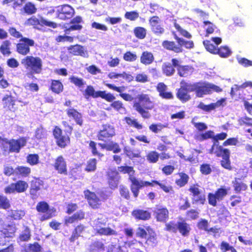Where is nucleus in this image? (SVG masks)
<instances>
[{
    "label": "nucleus",
    "instance_id": "obj_62",
    "mask_svg": "<svg viewBox=\"0 0 252 252\" xmlns=\"http://www.w3.org/2000/svg\"><path fill=\"white\" fill-rule=\"evenodd\" d=\"M186 216L188 220H195L199 217V212L195 209H190L186 213Z\"/></svg>",
    "mask_w": 252,
    "mask_h": 252
},
{
    "label": "nucleus",
    "instance_id": "obj_58",
    "mask_svg": "<svg viewBox=\"0 0 252 252\" xmlns=\"http://www.w3.org/2000/svg\"><path fill=\"white\" fill-rule=\"evenodd\" d=\"M89 143V148L91 150L93 156L102 157L103 155L98 152L96 147V143L94 141L91 140L88 142Z\"/></svg>",
    "mask_w": 252,
    "mask_h": 252
},
{
    "label": "nucleus",
    "instance_id": "obj_26",
    "mask_svg": "<svg viewBox=\"0 0 252 252\" xmlns=\"http://www.w3.org/2000/svg\"><path fill=\"white\" fill-rule=\"evenodd\" d=\"M82 22V19L80 16H77L72 19L69 24H71L68 27L64 25L63 28L64 29V32L65 34H69L71 32L73 31H80L82 30L83 27L79 24Z\"/></svg>",
    "mask_w": 252,
    "mask_h": 252
},
{
    "label": "nucleus",
    "instance_id": "obj_36",
    "mask_svg": "<svg viewBox=\"0 0 252 252\" xmlns=\"http://www.w3.org/2000/svg\"><path fill=\"white\" fill-rule=\"evenodd\" d=\"M179 232L183 237H188L191 230L190 225L185 220L178 221L177 226Z\"/></svg>",
    "mask_w": 252,
    "mask_h": 252
},
{
    "label": "nucleus",
    "instance_id": "obj_52",
    "mask_svg": "<svg viewBox=\"0 0 252 252\" xmlns=\"http://www.w3.org/2000/svg\"><path fill=\"white\" fill-rule=\"evenodd\" d=\"M69 80L78 88H83L86 85V81L83 78L74 75L71 76Z\"/></svg>",
    "mask_w": 252,
    "mask_h": 252
},
{
    "label": "nucleus",
    "instance_id": "obj_10",
    "mask_svg": "<svg viewBox=\"0 0 252 252\" xmlns=\"http://www.w3.org/2000/svg\"><path fill=\"white\" fill-rule=\"evenodd\" d=\"M116 135L115 127L110 124H105L101 126V128L97 134V139L99 141L106 142L109 141Z\"/></svg>",
    "mask_w": 252,
    "mask_h": 252
},
{
    "label": "nucleus",
    "instance_id": "obj_2",
    "mask_svg": "<svg viewBox=\"0 0 252 252\" xmlns=\"http://www.w3.org/2000/svg\"><path fill=\"white\" fill-rule=\"evenodd\" d=\"M63 126L66 128L63 134V129L58 126H55L52 130V134L55 140L56 145L61 149H64L70 145L71 135L73 131V127L66 121L62 122Z\"/></svg>",
    "mask_w": 252,
    "mask_h": 252
},
{
    "label": "nucleus",
    "instance_id": "obj_6",
    "mask_svg": "<svg viewBox=\"0 0 252 252\" xmlns=\"http://www.w3.org/2000/svg\"><path fill=\"white\" fill-rule=\"evenodd\" d=\"M192 92L195 93L196 96L202 97L205 94H210L213 92L220 93L222 89L213 84L205 82H199L191 84Z\"/></svg>",
    "mask_w": 252,
    "mask_h": 252
},
{
    "label": "nucleus",
    "instance_id": "obj_11",
    "mask_svg": "<svg viewBox=\"0 0 252 252\" xmlns=\"http://www.w3.org/2000/svg\"><path fill=\"white\" fill-rule=\"evenodd\" d=\"M36 211L42 214L39 220L43 221L49 220L55 216V209L54 208L50 209L49 204L45 201H40L36 206Z\"/></svg>",
    "mask_w": 252,
    "mask_h": 252
},
{
    "label": "nucleus",
    "instance_id": "obj_30",
    "mask_svg": "<svg viewBox=\"0 0 252 252\" xmlns=\"http://www.w3.org/2000/svg\"><path fill=\"white\" fill-rule=\"evenodd\" d=\"M162 46L164 49L173 51L176 53H182L183 51V49L180 44L178 43L177 44L173 41L164 40L162 42Z\"/></svg>",
    "mask_w": 252,
    "mask_h": 252
},
{
    "label": "nucleus",
    "instance_id": "obj_12",
    "mask_svg": "<svg viewBox=\"0 0 252 252\" xmlns=\"http://www.w3.org/2000/svg\"><path fill=\"white\" fill-rule=\"evenodd\" d=\"M229 188L226 189L224 186L218 188L214 193L210 192L208 194V203L215 207L217 205L218 201H222L227 195Z\"/></svg>",
    "mask_w": 252,
    "mask_h": 252
},
{
    "label": "nucleus",
    "instance_id": "obj_32",
    "mask_svg": "<svg viewBox=\"0 0 252 252\" xmlns=\"http://www.w3.org/2000/svg\"><path fill=\"white\" fill-rule=\"evenodd\" d=\"M3 107L4 108L10 111H14L15 101L14 97L11 94H6L2 98Z\"/></svg>",
    "mask_w": 252,
    "mask_h": 252
},
{
    "label": "nucleus",
    "instance_id": "obj_3",
    "mask_svg": "<svg viewBox=\"0 0 252 252\" xmlns=\"http://www.w3.org/2000/svg\"><path fill=\"white\" fill-rule=\"evenodd\" d=\"M128 180L131 183L130 185V190L135 198L138 196L140 190L145 187H154L155 185H158L166 193H169L173 191L172 186L166 185L157 180H153L151 182L143 181L131 175L129 176Z\"/></svg>",
    "mask_w": 252,
    "mask_h": 252
},
{
    "label": "nucleus",
    "instance_id": "obj_45",
    "mask_svg": "<svg viewBox=\"0 0 252 252\" xmlns=\"http://www.w3.org/2000/svg\"><path fill=\"white\" fill-rule=\"evenodd\" d=\"M31 237V230L28 226H24V230L18 237L19 242H25L29 241Z\"/></svg>",
    "mask_w": 252,
    "mask_h": 252
},
{
    "label": "nucleus",
    "instance_id": "obj_31",
    "mask_svg": "<svg viewBox=\"0 0 252 252\" xmlns=\"http://www.w3.org/2000/svg\"><path fill=\"white\" fill-rule=\"evenodd\" d=\"M232 185L236 193H241L248 189L247 185L239 178H235L232 181Z\"/></svg>",
    "mask_w": 252,
    "mask_h": 252
},
{
    "label": "nucleus",
    "instance_id": "obj_43",
    "mask_svg": "<svg viewBox=\"0 0 252 252\" xmlns=\"http://www.w3.org/2000/svg\"><path fill=\"white\" fill-rule=\"evenodd\" d=\"M47 130L42 126L37 127L34 132V138L35 139L41 141L47 138Z\"/></svg>",
    "mask_w": 252,
    "mask_h": 252
},
{
    "label": "nucleus",
    "instance_id": "obj_61",
    "mask_svg": "<svg viewBox=\"0 0 252 252\" xmlns=\"http://www.w3.org/2000/svg\"><path fill=\"white\" fill-rule=\"evenodd\" d=\"M123 59L127 62H133L137 59V56L136 53L128 51L124 53Z\"/></svg>",
    "mask_w": 252,
    "mask_h": 252
},
{
    "label": "nucleus",
    "instance_id": "obj_50",
    "mask_svg": "<svg viewBox=\"0 0 252 252\" xmlns=\"http://www.w3.org/2000/svg\"><path fill=\"white\" fill-rule=\"evenodd\" d=\"M105 247L104 243L99 241L97 240L92 243L90 245V252H100L105 250Z\"/></svg>",
    "mask_w": 252,
    "mask_h": 252
},
{
    "label": "nucleus",
    "instance_id": "obj_39",
    "mask_svg": "<svg viewBox=\"0 0 252 252\" xmlns=\"http://www.w3.org/2000/svg\"><path fill=\"white\" fill-rule=\"evenodd\" d=\"M49 89L53 93L59 94L63 92V85L60 80L52 79L50 81V86Z\"/></svg>",
    "mask_w": 252,
    "mask_h": 252
},
{
    "label": "nucleus",
    "instance_id": "obj_18",
    "mask_svg": "<svg viewBox=\"0 0 252 252\" xmlns=\"http://www.w3.org/2000/svg\"><path fill=\"white\" fill-rule=\"evenodd\" d=\"M28 188V183L24 180H19L6 187L4 191L6 194L14 192L22 193L25 192Z\"/></svg>",
    "mask_w": 252,
    "mask_h": 252
},
{
    "label": "nucleus",
    "instance_id": "obj_25",
    "mask_svg": "<svg viewBox=\"0 0 252 252\" xmlns=\"http://www.w3.org/2000/svg\"><path fill=\"white\" fill-rule=\"evenodd\" d=\"M68 53L72 56H81L84 58H88L89 54L87 50H86L84 47L80 44H75L70 45L67 47Z\"/></svg>",
    "mask_w": 252,
    "mask_h": 252
},
{
    "label": "nucleus",
    "instance_id": "obj_33",
    "mask_svg": "<svg viewBox=\"0 0 252 252\" xmlns=\"http://www.w3.org/2000/svg\"><path fill=\"white\" fill-rule=\"evenodd\" d=\"M159 95L163 99H171L173 98V95L171 92H166L167 87L163 82L158 83L156 87Z\"/></svg>",
    "mask_w": 252,
    "mask_h": 252
},
{
    "label": "nucleus",
    "instance_id": "obj_19",
    "mask_svg": "<svg viewBox=\"0 0 252 252\" xmlns=\"http://www.w3.org/2000/svg\"><path fill=\"white\" fill-rule=\"evenodd\" d=\"M151 31L157 36L163 34L165 32L163 26L160 24L161 20L158 16H153L149 20Z\"/></svg>",
    "mask_w": 252,
    "mask_h": 252
},
{
    "label": "nucleus",
    "instance_id": "obj_64",
    "mask_svg": "<svg viewBox=\"0 0 252 252\" xmlns=\"http://www.w3.org/2000/svg\"><path fill=\"white\" fill-rule=\"evenodd\" d=\"M220 248L222 252H226L230 251L231 252H237L236 250L228 243L225 241H222L220 243Z\"/></svg>",
    "mask_w": 252,
    "mask_h": 252
},
{
    "label": "nucleus",
    "instance_id": "obj_5",
    "mask_svg": "<svg viewBox=\"0 0 252 252\" xmlns=\"http://www.w3.org/2000/svg\"><path fill=\"white\" fill-rule=\"evenodd\" d=\"M138 101L134 102L133 107L144 119H149L151 115L149 110L154 107L153 101L147 94H141L137 95Z\"/></svg>",
    "mask_w": 252,
    "mask_h": 252
},
{
    "label": "nucleus",
    "instance_id": "obj_1",
    "mask_svg": "<svg viewBox=\"0 0 252 252\" xmlns=\"http://www.w3.org/2000/svg\"><path fill=\"white\" fill-rule=\"evenodd\" d=\"M227 136L226 132H222L213 134V144L209 150V153L212 155H215L217 157L222 158L220 161V164L224 168L231 170L232 167L230 160V152L227 148H224L222 145L219 144V141L225 140Z\"/></svg>",
    "mask_w": 252,
    "mask_h": 252
},
{
    "label": "nucleus",
    "instance_id": "obj_41",
    "mask_svg": "<svg viewBox=\"0 0 252 252\" xmlns=\"http://www.w3.org/2000/svg\"><path fill=\"white\" fill-rule=\"evenodd\" d=\"M17 228L14 222L5 224L3 226V232L4 235L7 237H12L15 235Z\"/></svg>",
    "mask_w": 252,
    "mask_h": 252
},
{
    "label": "nucleus",
    "instance_id": "obj_22",
    "mask_svg": "<svg viewBox=\"0 0 252 252\" xmlns=\"http://www.w3.org/2000/svg\"><path fill=\"white\" fill-rule=\"evenodd\" d=\"M53 166L58 174L65 176L67 175V163L62 155H60L55 158Z\"/></svg>",
    "mask_w": 252,
    "mask_h": 252
},
{
    "label": "nucleus",
    "instance_id": "obj_4",
    "mask_svg": "<svg viewBox=\"0 0 252 252\" xmlns=\"http://www.w3.org/2000/svg\"><path fill=\"white\" fill-rule=\"evenodd\" d=\"M21 63L27 70L26 75L29 78L32 77L34 74H40L42 72L43 62L39 57L26 56L21 60Z\"/></svg>",
    "mask_w": 252,
    "mask_h": 252
},
{
    "label": "nucleus",
    "instance_id": "obj_57",
    "mask_svg": "<svg viewBox=\"0 0 252 252\" xmlns=\"http://www.w3.org/2000/svg\"><path fill=\"white\" fill-rule=\"evenodd\" d=\"M159 154L156 151H150L146 156L147 160L149 163H156L159 158Z\"/></svg>",
    "mask_w": 252,
    "mask_h": 252
},
{
    "label": "nucleus",
    "instance_id": "obj_14",
    "mask_svg": "<svg viewBox=\"0 0 252 252\" xmlns=\"http://www.w3.org/2000/svg\"><path fill=\"white\" fill-rule=\"evenodd\" d=\"M190 86L191 83L182 81L181 82L180 87L177 90L176 97L183 103L186 102L191 99L189 93L192 92V90Z\"/></svg>",
    "mask_w": 252,
    "mask_h": 252
},
{
    "label": "nucleus",
    "instance_id": "obj_53",
    "mask_svg": "<svg viewBox=\"0 0 252 252\" xmlns=\"http://www.w3.org/2000/svg\"><path fill=\"white\" fill-rule=\"evenodd\" d=\"M10 45L11 43L8 40H5L2 42L0 46V51L3 55L9 56L11 54Z\"/></svg>",
    "mask_w": 252,
    "mask_h": 252
},
{
    "label": "nucleus",
    "instance_id": "obj_47",
    "mask_svg": "<svg viewBox=\"0 0 252 252\" xmlns=\"http://www.w3.org/2000/svg\"><path fill=\"white\" fill-rule=\"evenodd\" d=\"M133 33L135 37L139 39H144L147 35L146 29L142 27H136L133 29Z\"/></svg>",
    "mask_w": 252,
    "mask_h": 252
},
{
    "label": "nucleus",
    "instance_id": "obj_17",
    "mask_svg": "<svg viewBox=\"0 0 252 252\" xmlns=\"http://www.w3.org/2000/svg\"><path fill=\"white\" fill-rule=\"evenodd\" d=\"M107 183L109 188L115 189L118 187L121 176L116 169H109L106 172Z\"/></svg>",
    "mask_w": 252,
    "mask_h": 252
},
{
    "label": "nucleus",
    "instance_id": "obj_49",
    "mask_svg": "<svg viewBox=\"0 0 252 252\" xmlns=\"http://www.w3.org/2000/svg\"><path fill=\"white\" fill-rule=\"evenodd\" d=\"M231 54L230 49L227 46H221L217 48L215 54L218 55L221 58H225Z\"/></svg>",
    "mask_w": 252,
    "mask_h": 252
},
{
    "label": "nucleus",
    "instance_id": "obj_7",
    "mask_svg": "<svg viewBox=\"0 0 252 252\" xmlns=\"http://www.w3.org/2000/svg\"><path fill=\"white\" fill-rule=\"evenodd\" d=\"M83 94L84 97L87 99L91 97L94 98L100 97L109 102L115 99V96L112 94L106 93L105 91H95L94 87L92 85H88Z\"/></svg>",
    "mask_w": 252,
    "mask_h": 252
},
{
    "label": "nucleus",
    "instance_id": "obj_34",
    "mask_svg": "<svg viewBox=\"0 0 252 252\" xmlns=\"http://www.w3.org/2000/svg\"><path fill=\"white\" fill-rule=\"evenodd\" d=\"M86 226L82 223H79L75 226L72 231V234L69 238V241L71 243H74L75 240L81 236V234L85 231Z\"/></svg>",
    "mask_w": 252,
    "mask_h": 252
},
{
    "label": "nucleus",
    "instance_id": "obj_40",
    "mask_svg": "<svg viewBox=\"0 0 252 252\" xmlns=\"http://www.w3.org/2000/svg\"><path fill=\"white\" fill-rule=\"evenodd\" d=\"M154 59L153 53L147 51H143L140 58V63L145 65L152 63L154 61Z\"/></svg>",
    "mask_w": 252,
    "mask_h": 252
},
{
    "label": "nucleus",
    "instance_id": "obj_27",
    "mask_svg": "<svg viewBox=\"0 0 252 252\" xmlns=\"http://www.w3.org/2000/svg\"><path fill=\"white\" fill-rule=\"evenodd\" d=\"M146 230L149 235L146 239L145 244L149 248L156 247L159 242L157 234L150 226H147Z\"/></svg>",
    "mask_w": 252,
    "mask_h": 252
},
{
    "label": "nucleus",
    "instance_id": "obj_9",
    "mask_svg": "<svg viewBox=\"0 0 252 252\" xmlns=\"http://www.w3.org/2000/svg\"><path fill=\"white\" fill-rule=\"evenodd\" d=\"M35 46V41L33 39L24 37L19 39L16 44V51L19 55L26 56L30 53L31 47Z\"/></svg>",
    "mask_w": 252,
    "mask_h": 252
},
{
    "label": "nucleus",
    "instance_id": "obj_24",
    "mask_svg": "<svg viewBox=\"0 0 252 252\" xmlns=\"http://www.w3.org/2000/svg\"><path fill=\"white\" fill-rule=\"evenodd\" d=\"M153 212L158 221L165 222L169 218V211L165 207L156 205Z\"/></svg>",
    "mask_w": 252,
    "mask_h": 252
},
{
    "label": "nucleus",
    "instance_id": "obj_28",
    "mask_svg": "<svg viewBox=\"0 0 252 252\" xmlns=\"http://www.w3.org/2000/svg\"><path fill=\"white\" fill-rule=\"evenodd\" d=\"M104 85L109 89L119 93V95L125 101H131L133 100L134 98L131 95L128 94L122 93L126 90L125 86H122L117 87L113 84L110 83H104Z\"/></svg>",
    "mask_w": 252,
    "mask_h": 252
},
{
    "label": "nucleus",
    "instance_id": "obj_59",
    "mask_svg": "<svg viewBox=\"0 0 252 252\" xmlns=\"http://www.w3.org/2000/svg\"><path fill=\"white\" fill-rule=\"evenodd\" d=\"M203 44L207 51L209 52L215 54L218 47L211 43L209 40H205L203 42Z\"/></svg>",
    "mask_w": 252,
    "mask_h": 252
},
{
    "label": "nucleus",
    "instance_id": "obj_35",
    "mask_svg": "<svg viewBox=\"0 0 252 252\" xmlns=\"http://www.w3.org/2000/svg\"><path fill=\"white\" fill-rule=\"evenodd\" d=\"M31 173V168L27 166L18 165L15 168V176L18 178L29 177Z\"/></svg>",
    "mask_w": 252,
    "mask_h": 252
},
{
    "label": "nucleus",
    "instance_id": "obj_15",
    "mask_svg": "<svg viewBox=\"0 0 252 252\" xmlns=\"http://www.w3.org/2000/svg\"><path fill=\"white\" fill-rule=\"evenodd\" d=\"M43 181L39 178L34 177L30 182L29 193L31 197L36 199L40 195V191L44 189Z\"/></svg>",
    "mask_w": 252,
    "mask_h": 252
},
{
    "label": "nucleus",
    "instance_id": "obj_51",
    "mask_svg": "<svg viewBox=\"0 0 252 252\" xmlns=\"http://www.w3.org/2000/svg\"><path fill=\"white\" fill-rule=\"evenodd\" d=\"M174 37L176 40L177 43L180 44L181 47L184 46L187 49L192 48L194 46V44L192 41H187L184 39L179 37L176 34H174Z\"/></svg>",
    "mask_w": 252,
    "mask_h": 252
},
{
    "label": "nucleus",
    "instance_id": "obj_42",
    "mask_svg": "<svg viewBox=\"0 0 252 252\" xmlns=\"http://www.w3.org/2000/svg\"><path fill=\"white\" fill-rule=\"evenodd\" d=\"M193 67L190 65H181L178 68V74L182 77H186L193 71Z\"/></svg>",
    "mask_w": 252,
    "mask_h": 252
},
{
    "label": "nucleus",
    "instance_id": "obj_13",
    "mask_svg": "<svg viewBox=\"0 0 252 252\" xmlns=\"http://www.w3.org/2000/svg\"><path fill=\"white\" fill-rule=\"evenodd\" d=\"M106 222L101 219H97L94 223V229L95 234L100 236L117 235L118 233L109 227H105Z\"/></svg>",
    "mask_w": 252,
    "mask_h": 252
},
{
    "label": "nucleus",
    "instance_id": "obj_54",
    "mask_svg": "<svg viewBox=\"0 0 252 252\" xmlns=\"http://www.w3.org/2000/svg\"><path fill=\"white\" fill-rule=\"evenodd\" d=\"M26 161L31 166H34L39 163V157L37 154H30L26 157Z\"/></svg>",
    "mask_w": 252,
    "mask_h": 252
},
{
    "label": "nucleus",
    "instance_id": "obj_46",
    "mask_svg": "<svg viewBox=\"0 0 252 252\" xmlns=\"http://www.w3.org/2000/svg\"><path fill=\"white\" fill-rule=\"evenodd\" d=\"M162 73L166 76H172L175 72V68L170 63H164L162 65Z\"/></svg>",
    "mask_w": 252,
    "mask_h": 252
},
{
    "label": "nucleus",
    "instance_id": "obj_55",
    "mask_svg": "<svg viewBox=\"0 0 252 252\" xmlns=\"http://www.w3.org/2000/svg\"><path fill=\"white\" fill-rule=\"evenodd\" d=\"M10 207V202L7 196L2 194H0V209L7 210Z\"/></svg>",
    "mask_w": 252,
    "mask_h": 252
},
{
    "label": "nucleus",
    "instance_id": "obj_20",
    "mask_svg": "<svg viewBox=\"0 0 252 252\" xmlns=\"http://www.w3.org/2000/svg\"><path fill=\"white\" fill-rule=\"evenodd\" d=\"M85 198L87 200L89 205L93 209H98L101 205L100 199L97 196L96 193L89 189L84 191Z\"/></svg>",
    "mask_w": 252,
    "mask_h": 252
},
{
    "label": "nucleus",
    "instance_id": "obj_16",
    "mask_svg": "<svg viewBox=\"0 0 252 252\" xmlns=\"http://www.w3.org/2000/svg\"><path fill=\"white\" fill-rule=\"evenodd\" d=\"M75 14L74 9L69 4H63L58 6L56 17L62 20L71 19Z\"/></svg>",
    "mask_w": 252,
    "mask_h": 252
},
{
    "label": "nucleus",
    "instance_id": "obj_56",
    "mask_svg": "<svg viewBox=\"0 0 252 252\" xmlns=\"http://www.w3.org/2000/svg\"><path fill=\"white\" fill-rule=\"evenodd\" d=\"M97 160L94 158L89 159L86 164L85 170L88 172H94L96 169Z\"/></svg>",
    "mask_w": 252,
    "mask_h": 252
},
{
    "label": "nucleus",
    "instance_id": "obj_63",
    "mask_svg": "<svg viewBox=\"0 0 252 252\" xmlns=\"http://www.w3.org/2000/svg\"><path fill=\"white\" fill-rule=\"evenodd\" d=\"M124 17L127 20L131 21H134L138 18L139 17V14L135 10L127 11L125 13Z\"/></svg>",
    "mask_w": 252,
    "mask_h": 252
},
{
    "label": "nucleus",
    "instance_id": "obj_60",
    "mask_svg": "<svg viewBox=\"0 0 252 252\" xmlns=\"http://www.w3.org/2000/svg\"><path fill=\"white\" fill-rule=\"evenodd\" d=\"M125 120L127 124L133 126L138 130L141 129L143 127V125L139 123L137 120L135 119H132L129 117H126Z\"/></svg>",
    "mask_w": 252,
    "mask_h": 252
},
{
    "label": "nucleus",
    "instance_id": "obj_29",
    "mask_svg": "<svg viewBox=\"0 0 252 252\" xmlns=\"http://www.w3.org/2000/svg\"><path fill=\"white\" fill-rule=\"evenodd\" d=\"M131 215L136 220H147L151 218V214L150 212L140 209L133 210Z\"/></svg>",
    "mask_w": 252,
    "mask_h": 252
},
{
    "label": "nucleus",
    "instance_id": "obj_37",
    "mask_svg": "<svg viewBox=\"0 0 252 252\" xmlns=\"http://www.w3.org/2000/svg\"><path fill=\"white\" fill-rule=\"evenodd\" d=\"M98 145L102 149H105L107 151H112L115 154L121 151L119 144L113 141H110L107 143H99Z\"/></svg>",
    "mask_w": 252,
    "mask_h": 252
},
{
    "label": "nucleus",
    "instance_id": "obj_38",
    "mask_svg": "<svg viewBox=\"0 0 252 252\" xmlns=\"http://www.w3.org/2000/svg\"><path fill=\"white\" fill-rule=\"evenodd\" d=\"M37 11L36 5L32 1L26 2L21 9V13L27 15H33L36 13Z\"/></svg>",
    "mask_w": 252,
    "mask_h": 252
},
{
    "label": "nucleus",
    "instance_id": "obj_48",
    "mask_svg": "<svg viewBox=\"0 0 252 252\" xmlns=\"http://www.w3.org/2000/svg\"><path fill=\"white\" fill-rule=\"evenodd\" d=\"M178 175L180 178L175 180V184L180 188L184 187L188 183L189 176L188 174L183 172L179 173Z\"/></svg>",
    "mask_w": 252,
    "mask_h": 252
},
{
    "label": "nucleus",
    "instance_id": "obj_44",
    "mask_svg": "<svg viewBox=\"0 0 252 252\" xmlns=\"http://www.w3.org/2000/svg\"><path fill=\"white\" fill-rule=\"evenodd\" d=\"M8 212L7 218L12 220H20L25 215V211L19 209L10 210Z\"/></svg>",
    "mask_w": 252,
    "mask_h": 252
},
{
    "label": "nucleus",
    "instance_id": "obj_23",
    "mask_svg": "<svg viewBox=\"0 0 252 252\" xmlns=\"http://www.w3.org/2000/svg\"><path fill=\"white\" fill-rule=\"evenodd\" d=\"M67 117L74 121L76 124L80 126L83 125V117L82 114L74 108H68L65 110Z\"/></svg>",
    "mask_w": 252,
    "mask_h": 252
},
{
    "label": "nucleus",
    "instance_id": "obj_8",
    "mask_svg": "<svg viewBox=\"0 0 252 252\" xmlns=\"http://www.w3.org/2000/svg\"><path fill=\"white\" fill-rule=\"evenodd\" d=\"M28 138L26 137H20L17 139L8 140L3 138L0 136V142H2L9 145V152L19 153L21 148L25 147L27 143Z\"/></svg>",
    "mask_w": 252,
    "mask_h": 252
},
{
    "label": "nucleus",
    "instance_id": "obj_21",
    "mask_svg": "<svg viewBox=\"0 0 252 252\" xmlns=\"http://www.w3.org/2000/svg\"><path fill=\"white\" fill-rule=\"evenodd\" d=\"M188 190L191 193L193 203L200 204H204L206 201L205 195L201 193L198 184L192 185L189 187Z\"/></svg>",
    "mask_w": 252,
    "mask_h": 252
}]
</instances>
